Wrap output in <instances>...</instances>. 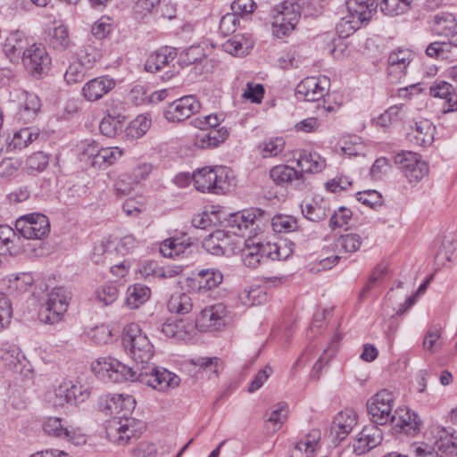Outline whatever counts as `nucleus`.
I'll return each mask as SVG.
<instances>
[{
	"label": "nucleus",
	"mask_w": 457,
	"mask_h": 457,
	"mask_svg": "<svg viewBox=\"0 0 457 457\" xmlns=\"http://www.w3.org/2000/svg\"><path fill=\"white\" fill-rule=\"evenodd\" d=\"M227 241V234L222 230H217L204 238L203 247L212 254L222 255L225 253Z\"/></svg>",
	"instance_id": "obj_34"
},
{
	"label": "nucleus",
	"mask_w": 457,
	"mask_h": 457,
	"mask_svg": "<svg viewBox=\"0 0 457 457\" xmlns=\"http://www.w3.org/2000/svg\"><path fill=\"white\" fill-rule=\"evenodd\" d=\"M436 447L446 456L457 457V433L443 431L435 443Z\"/></svg>",
	"instance_id": "obj_37"
},
{
	"label": "nucleus",
	"mask_w": 457,
	"mask_h": 457,
	"mask_svg": "<svg viewBox=\"0 0 457 457\" xmlns=\"http://www.w3.org/2000/svg\"><path fill=\"white\" fill-rule=\"evenodd\" d=\"M397 432L414 436L420 430L421 421L418 415L408 408H398L389 422Z\"/></svg>",
	"instance_id": "obj_20"
},
{
	"label": "nucleus",
	"mask_w": 457,
	"mask_h": 457,
	"mask_svg": "<svg viewBox=\"0 0 457 457\" xmlns=\"http://www.w3.org/2000/svg\"><path fill=\"white\" fill-rule=\"evenodd\" d=\"M116 87V80L110 76L104 75L94 78L84 84L81 89L82 96L88 102L102 99Z\"/></svg>",
	"instance_id": "obj_16"
},
{
	"label": "nucleus",
	"mask_w": 457,
	"mask_h": 457,
	"mask_svg": "<svg viewBox=\"0 0 457 457\" xmlns=\"http://www.w3.org/2000/svg\"><path fill=\"white\" fill-rule=\"evenodd\" d=\"M436 127L427 119L416 121L415 128L409 134L410 140L420 146L430 145L434 141Z\"/></svg>",
	"instance_id": "obj_28"
},
{
	"label": "nucleus",
	"mask_w": 457,
	"mask_h": 457,
	"mask_svg": "<svg viewBox=\"0 0 457 457\" xmlns=\"http://www.w3.org/2000/svg\"><path fill=\"white\" fill-rule=\"evenodd\" d=\"M363 24L358 20L350 18L349 15L343 17L340 21L337 24V31L342 37H347L352 35L354 31L361 28Z\"/></svg>",
	"instance_id": "obj_52"
},
{
	"label": "nucleus",
	"mask_w": 457,
	"mask_h": 457,
	"mask_svg": "<svg viewBox=\"0 0 457 457\" xmlns=\"http://www.w3.org/2000/svg\"><path fill=\"white\" fill-rule=\"evenodd\" d=\"M386 272L387 269L386 266L379 265L375 269L373 273L370 275L368 282L364 285V287L359 293L358 300L360 302H362L365 299L367 293L371 290L374 285L377 282H378Z\"/></svg>",
	"instance_id": "obj_57"
},
{
	"label": "nucleus",
	"mask_w": 457,
	"mask_h": 457,
	"mask_svg": "<svg viewBox=\"0 0 457 457\" xmlns=\"http://www.w3.org/2000/svg\"><path fill=\"white\" fill-rule=\"evenodd\" d=\"M92 370L113 382L135 381L134 368H130L112 358H99L92 363Z\"/></svg>",
	"instance_id": "obj_12"
},
{
	"label": "nucleus",
	"mask_w": 457,
	"mask_h": 457,
	"mask_svg": "<svg viewBox=\"0 0 457 457\" xmlns=\"http://www.w3.org/2000/svg\"><path fill=\"white\" fill-rule=\"evenodd\" d=\"M38 133L32 131L30 128H23L13 134L9 146L16 149H21L29 145L33 140L37 139Z\"/></svg>",
	"instance_id": "obj_46"
},
{
	"label": "nucleus",
	"mask_w": 457,
	"mask_h": 457,
	"mask_svg": "<svg viewBox=\"0 0 457 457\" xmlns=\"http://www.w3.org/2000/svg\"><path fill=\"white\" fill-rule=\"evenodd\" d=\"M135 381L145 384L154 389L164 391L169 387H175L179 384V378L163 369L160 370L154 364L140 370H135Z\"/></svg>",
	"instance_id": "obj_11"
},
{
	"label": "nucleus",
	"mask_w": 457,
	"mask_h": 457,
	"mask_svg": "<svg viewBox=\"0 0 457 457\" xmlns=\"http://www.w3.org/2000/svg\"><path fill=\"white\" fill-rule=\"evenodd\" d=\"M321 434L312 429L299 438L292 449V457H310L320 446Z\"/></svg>",
	"instance_id": "obj_25"
},
{
	"label": "nucleus",
	"mask_w": 457,
	"mask_h": 457,
	"mask_svg": "<svg viewBox=\"0 0 457 457\" xmlns=\"http://www.w3.org/2000/svg\"><path fill=\"white\" fill-rule=\"evenodd\" d=\"M22 250L21 238L13 228L8 225H0V254L16 256Z\"/></svg>",
	"instance_id": "obj_24"
},
{
	"label": "nucleus",
	"mask_w": 457,
	"mask_h": 457,
	"mask_svg": "<svg viewBox=\"0 0 457 457\" xmlns=\"http://www.w3.org/2000/svg\"><path fill=\"white\" fill-rule=\"evenodd\" d=\"M123 155L119 147H101L96 161L91 162L93 167L104 169L115 163Z\"/></svg>",
	"instance_id": "obj_36"
},
{
	"label": "nucleus",
	"mask_w": 457,
	"mask_h": 457,
	"mask_svg": "<svg viewBox=\"0 0 457 457\" xmlns=\"http://www.w3.org/2000/svg\"><path fill=\"white\" fill-rule=\"evenodd\" d=\"M431 27L437 35L446 37L457 29V21L452 12L441 11L431 17Z\"/></svg>",
	"instance_id": "obj_30"
},
{
	"label": "nucleus",
	"mask_w": 457,
	"mask_h": 457,
	"mask_svg": "<svg viewBox=\"0 0 457 457\" xmlns=\"http://www.w3.org/2000/svg\"><path fill=\"white\" fill-rule=\"evenodd\" d=\"M356 197L359 202L370 208H376L377 206H380L382 204V196L376 190L358 192Z\"/></svg>",
	"instance_id": "obj_61"
},
{
	"label": "nucleus",
	"mask_w": 457,
	"mask_h": 457,
	"mask_svg": "<svg viewBox=\"0 0 457 457\" xmlns=\"http://www.w3.org/2000/svg\"><path fill=\"white\" fill-rule=\"evenodd\" d=\"M176 53L171 47H162L152 54L145 64V69L148 72L155 73L166 66L170 61L175 59Z\"/></svg>",
	"instance_id": "obj_32"
},
{
	"label": "nucleus",
	"mask_w": 457,
	"mask_h": 457,
	"mask_svg": "<svg viewBox=\"0 0 457 457\" xmlns=\"http://www.w3.org/2000/svg\"><path fill=\"white\" fill-rule=\"evenodd\" d=\"M267 30L275 40H283L286 37V1L271 5L265 22Z\"/></svg>",
	"instance_id": "obj_19"
},
{
	"label": "nucleus",
	"mask_w": 457,
	"mask_h": 457,
	"mask_svg": "<svg viewBox=\"0 0 457 457\" xmlns=\"http://www.w3.org/2000/svg\"><path fill=\"white\" fill-rule=\"evenodd\" d=\"M48 164V156L43 152H36L28 157L26 167L31 171H42Z\"/></svg>",
	"instance_id": "obj_59"
},
{
	"label": "nucleus",
	"mask_w": 457,
	"mask_h": 457,
	"mask_svg": "<svg viewBox=\"0 0 457 457\" xmlns=\"http://www.w3.org/2000/svg\"><path fill=\"white\" fill-rule=\"evenodd\" d=\"M382 441V432L375 425L367 426L359 433L353 444V452L362 455L378 445Z\"/></svg>",
	"instance_id": "obj_21"
},
{
	"label": "nucleus",
	"mask_w": 457,
	"mask_h": 457,
	"mask_svg": "<svg viewBox=\"0 0 457 457\" xmlns=\"http://www.w3.org/2000/svg\"><path fill=\"white\" fill-rule=\"evenodd\" d=\"M320 121L316 117H308L294 125L293 129L297 133H312L319 130Z\"/></svg>",
	"instance_id": "obj_64"
},
{
	"label": "nucleus",
	"mask_w": 457,
	"mask_h": 457,
	"mask_svg": "<svg viewBox=\"0 0 457 457\" xmlns=\"http://www.w3.org/2000/svg\"><path fill=\"white\" fill-rule=\"evenodd\" d=\"M244 264L249 268H256L267 259L282 260L280 247L277 243L262 244L256 237L245 240V246L241 250Z\"/></svg>",
	"instance_id": "obj_5"
},
{
	"label": "nucleus",
	"mask_w": 457,
	"mask_h": 457,
	"mask_svg": "<svg viewBox=\"0 0 457 457\" xmlns=\"http://www.w3.org/2000/svg\"><path fill=\"white\" fill-rule=\"evenodd\" d=\"M420 157L419 154L410 152V151H403L402 153L397 154L395 158V163L398 165L399 169L405 174L407 169L410 168L417 159Z\"/></svg>",
	"instance_id": "obj_62"
},
{
	"label": "nucleus",
	"mask_w": 457,
	"mask_h": 457,
	"mask_svg": "<svg viewBox=\"0 0 457 457\" xmlns=\"http://www.w3.org/2000/svg\"><path fill=\"white\" fill-rule=\"evenodd\" d=\"M118 288L114 285H104L96 291V298L104 305H110L118 298Z\"/></svg>",
	"instance_id": "obj_55"
},
{
	"label": "nucleus",
	"mask_w": 457,
	"mask_h": 457,
	"mask_svg": "<svg viewBox=\"0 0 457 457\" xmlns=\"http://www.w3.org/2000/svg\"><path fill=\"white\" fill-rule=\"evenodd\" d=\"M361 237L355 233H348L340 236L336 242L338 253H354L361 245Z\"/></svg>",
	"instance_id": "obj_39"
},
{
	"label": "nucleus",
	"mask_w": 457,
	"mask_h": 457,
	"mask_svg": "<svg viewBox=\"0 0 457 457\" xmlns=\"http://www.w3.org/2000/svg\"><path fill=\"white\" fill-rule=\"evenodd\" d=\"M395 397L392 392L382 389L371 396L367 403L368 413L376 425H386L394 416Z\"/></svg>",
	"instance_id": "obj_9"
},
{
	"label": "nucleus",
	"mask_w": 457,
	"mask_h": 457,
	"mask_svg": "<svg viewBox=\"0 0 457 457\" xmlns=\"http://www.w3.org/2000/svg\"><path fill=\"white\" fill-rule=\"evenodd\" d=\"M341 340V336L339 334H335L329 341V344L326 349H324L322 354L320 356L319 360L313 365L312 370V378L318 379L320 377V372L321 369L328 363L330 359L336 354L338 350V345Z\"/></svg>",
	"instance_id": "obj_33"
},
{
	"label": "nucleus",
	"mask_w": 457,
	"mask_h": 457,
	"mask_svg": "<svg viewBox=\"0 0 457 457\" xmlns=\"http://www.w3.org/2000/svg\"><path fill=\"white\" fill-rule=\"evenodd\" d=\"M226 308L223 304H215L204 309L196 320V323L203 328L219 330L225 326Z\"/></svg>",
	"instance_id": "obj_22"
},
{
	"label": "nucleus",
	"mask_w": 457,
	"mask_h": 457,
	"mask_svg": "<svg viewBox=\"0 0 457 457\" xmlns=\"http://www.w3.org/2000/svg\"><path fill=\"white\" fill-rule=\"evenodd\" d=\"M193 180L198 191L224 194L232 186L234 177L227 167H204L194 173Z\"/></svg>",
	"instance_id": "obj_4"
},
{
	"label": "nucleus",
	"mask_w": 457,
	"mask_h": 457,
	"mask_svg": "<svg viewBox=\"0 0 457 457\" xmlns=\"http://www.w3.org/2000/svg\"><path fill=\"white\" fill-rule=\"evenodd\" d=\"M261 210L243 211L229 215L226 220V228L229 232L240 237L252 238L256 237L262 224Z\"/></svg>",
	"instance_id": "obj_6"
},
{
	"label": "nucleus",
	"mask_w": 457,
	"mask_h": 457,
	"mask_svg": "<svg viewBox=\"0 0 457 457\" xmlns=\"http://www.w3.org/2000/svg\"><path fill=\"white\" fill-rule=\"evenodd\" d=\"M426 54L428 57L437 60H447L449 62H453L452 59L453 54L450 49V44H447L446 42L436 41L430 43L426 49Z\"/></svg>",
	"instance_id": "obj_45"
},
{
	"label": "nucleus",
	"mask_w": 457,
	"mask_h": 457,
	"mask_svg": "<svg viewBox=\"0 0 457 457\" xmlns=\"http://www.w3.org/2000/svg\"><path fill=\"white\" fill-rule=\"evenodd\" d=\"M88 396L89 392L87 388L72 381L64 380L48 394L46 401L54 408H63L83 403Z\"/></svg>",
	"instance_id": "obj_7"
},
{
	"label": "nucleus",
	"mask_w": 457,
	"mask_h": 457,
	"mask_svg": "<svg viewBox=\"0 0 457 457\" xmlns=\"http://www.w3.org/2000/svg\"><path fill=\"white\" fill-rule=\"evenodd\" d=\"M358 415L353 409L345 408L333 419L330 433L335 440L343 441L357 425Z\"/></svg>",
	"instance_id": "obj_17"
},
{
	"label": "nucleus",
	"mask_w": 457,
	"mask_h": 457,
	"mask_svg": "<svg viewBox=\"0 0 457 457\" xmlns=\"http://www.w3.org/2000/svg\"><path fill=\"white\" fill-rule=\"evenodd\" d=\"M151 126V120L146 115H138L130 122L129 132L132 136L139 137L145 134Z\"/></svg>",
	"instance_id": "obj_60"
},
{
	"label": "nucleus",
	"mask_w": 457,
	"mask_h": 457,
	"mask_svg": "<svg viewBox=\"0 0 457 457\" xmlns=\"http://www.w3.org/2000/svg\"><path fill=\"white\" fill-rule=\"evenodd\" d=\"M330 87V79L327 76L307 77L295 87L298 100L319 102L327 95Z\"/></svg>",
	"instance_id": "obj_13"
},
{
	"label": "nucleus",
	"mask_w": 457,
	"mask_h": 457,
	"mask_svg": "<svg viewBox=\"0 0 457 457\" xmlns=\"http://www.w3.org/2000/svg\"><path fill=\"white\" fill-rule=\"evenodd\" d=\"M443 255L448 262L457 261V237H446L442 244L438 256Z\"/></svg>",
	"instance_id": "obj_54"
},
{
	"label": "nucleus",
	"mask_w": 457,
	"mask_h": 457,
	"mask_svg": "<svg viewBox=\"0 0 457 457\" xmlns=\"http://www.w3.org/2000/svg\"><path fill=\"white\" fill-rule=\"evenodd\" d=\"M15 229L26 239H42L50 232V222L41 213H30L20 217L15 222Z\"/></svg>",
	"instance_id": "obj_10"
},
{
	"label": "nucleus",
	"mask_w": 457,
	"mask_h": 457,
	"mask_svg": "<svg viewBox=\"0 0 457 457\" xmlns=\"http://www.w3.org/2000/svg\"><path fill=\"white\" fill-rule=\"evenodd\" d=\"M190 245L191 243L181 238H169L162 243L160 252L164 257L172 258L183 253Z\"/></svg>",
	"instance_id": "obj_38"
},
{
	"label": "nucleus",
	"mask_w": 457,
	"mask_h": 457,
	"mask_svg": "<svg viewBox=\"0 0 457 457\" xmlns=\"http://www.w3.org/2000/svg\"><path fill=\"white\" fill-rule=\"evenodd\" d=\"M135 185L129 174H122L115 180L113 188L116 195L122 197L129 195Z\"/></svg>",
	"instance_id": "obj_56"
},
{
	"label": "nucleus",
	"mask_w": 457,
	"mask_h": 457,
	"mask_svg": "<svg viewBox=\"0 0 457 457\" xmlns=\"http://www.w3.org/2000/svg\"><path fill=\"white\" fill-rule=\"evenodd\" d=\"M305 0H290V9L287 6V29H295L301 19V11Z\"/></svg>",
	"instance_id": "obj_58"
},
{
	"label": "nucleus",
	"mask_w": 457,
	"mask_h": 457,
	"mask_svg": "<svg viewBox=\"0 0 457 457\" xmlns=\"http://www.w3.org/2000/svg\"><path fill=\"white\" fill-rule=\"evenodd\" d=\"M136 407V400L129 395H115L107 402V408L115 416L106 428L111 442L126 445L138 438L140 421L131 417Z\"/></svg>",
	"instance_id": "obj_1"
},
{
	"label": "nucleus",
	"mask_w": 457,
	"mask_h": 457,
	"mask_svg": "<svg viewBox=\"0 0 457 457\" xmlns=\"http://www.w3.org/2000/svg\"><path fill=\"white\" fill-rule=\"evenodd\" d=\"M123 122L105 116L100 122L99 129L103 135L112 137L116 135L118 129H121Z\"/></svg>",
	"instance_id": "obj_63"
},
{
	"label": "nucleus",
	"mask_w": 457,
	"mask_h": 457,
	"mask_svg": "<svg viewBox=\"0 0 457 457\" xmlns=\"http://www.w3.org/2000/svg\"><path fill=\"white\" fill-rule=\"evenodd\" d=\"M443 345L441 328L437 326L430 327L423 340V348L431 353L439 351Z\"/></svg>",
	"instance_id": "obj_41"
},
{
	"label": "nucleus",
	"mask_w": 457,
	"mask_h": 457,
	"mask_svg": "<svg viewBox=\"0 0 457 457\" xmlns=\"http://www.w3.org/2000/svg\"><path fill=\"white\" fill-rule=\"evenodd\" d=\"M87 67L85 62L80 61L74 62L69 65L64 74V79L68 84H77L81 82L86 74Z\"/></svg>",
	"instance_id": "obj_48"
},
{
	"label": "nucleus",
	"mask_w": 457,
	"mask_h": 457,
	"mask_svg": "<svg viewBox=\"0 0 457 457\" xmlns=\"http://www.w3.org/2000/svg\"><path fill=\"white\" fill-rule=\"evenodd\" d=\"M223 279L220 271L216 270H202L192 279L191 288L197 293H206L216 288Z\"/></svg>",
	"instance_id": "obj_23"
},
{
	"label": "nucleus",
	"mask_w": 457,
	"mask_h": 457,
	"mask_svg": "<svg viewBox=\"0 0 457 457\" xmlns=\"http://www.w3.org/2000/svg\"><path fill=\"white\" fill-rule=\"evenodd\" d=\"M193 307L192 300L187 294L173 295L168 302V309L170 312L178 314L188 313Z\"/></svg>",
	"instance_id": "obj_43"
},
{
	"label": "nucleus",
	"mask_w": 457,
	"mask_h": 457,
	"mask_svg": "<svg viewBox=\"0 0 457 457\" xmlns=\"http://www.w3.org/2000/svg\"><path fill=\"white\" fill-rule=\"evenodd\" d=\"M44 430L46 434L67 440L71 439V431L64 427L62 420L56 417L48 418L44 422Z\"/></svg>",
	"instance_id": "obj_40"
},
{
	"label": "nucleus",
	"mask_w": 457,
	"mask_h": 457,
	"mask_svg": "<svg viewBox=\"0 0 457 457\" xmlns=\"http://www.w3.org/2000/svg\"><path fill=\"white\" fill-rule=\"evenodd\" d=\"M124 347L129 351L136 365L133 367L137 372L150 366L154 357V345L145 334L137 324H130L125 329L122 337Z\"/></svg>",
	"instance_id": "obj_3"
},
{
	"label": "nucleus",
	"mask_w": 457,
	"mask_h": 457,
	"mask_svg": "<svg viewBox=\"0 0 457 457\" xmlns=\"http://www.w3.org/2000/svg\"><path fill=\"white\" fill-rule=\"evenodd\" d=\"M329 210L323 204L315 203L314 204H307L302 208V213L309 220L318 222L324 220Z\"/></svg>",
	"instance_id": "obj_50"
},
{
	"label": "nucleus",
	"mask_w": 457,
	"mask_h": 457,
	"mask_svg": "<svg viewBox=\"0 0 457 457\" xmlns=\"http://www.w3.org/2000/svg\"><path fill=\"white\" fill-rule=\"evenodd\" d=\"M428 164L424 161H422L420 156L417 159V162H415L410 168L407 169V171H405L404 176L411 183H412L420 180L424 176L428 174Z\"/></svg>",
	"instance_id": "obj_51"
},
{
	"label": "nucleus",
	"mask_w": 457,
	"mask_h": 457,
	"mask_svg": "<svg viewBox=\"0 0 457 457\" xmlns=\"http://www.w3.org/2000/svg\"><path fill=\"white\" fill-rule=\"evenodd\" d=\"M411 59L412 54L408 49H398L389 54L387 74L393 83H401Z\"/></svg>",
	"instance_id": "obj_18"
},
{
	"label": "nucleus",
	"mask_w": 457,
	"mask_h": 457,
	"mask_svg": "<svg viewBox=\"0 0 457 457\" xmlns=\"http://www.w3.org/2000/svg\"><path fill=\"white\" fill-rule=\"evenodd\" d=\"M228 129L224 127L219 129H210L200 131L195 135V145L199 148L215 147L224 142L228 137Z\"/></svg>",
	"instance_id": "obj_31"
},
{
	"label": "nucleus",
	"mask_w": 457,
	"mask_h": 457,
	"mask_svg": "<svg viewBox=\"0 0 457 457\" xmlns=\"http://www.w3.org/2000/svg\"><path fill=\"white\" fill-rule=\"evenodd\" d=\"M26 70L32 76H40L45 73L51 63V59L42 46L33 44L29 46L21 58Z\"/></svg>",
	"instance_id": "obj_14"
},
{
	"label": "nucleus",
	"mask_w": 457,
	"mask_h": 457,
	"mask_svg": "<svg viewBox=\"0 0 457 457\" xmlns=\"http://www.w3.org/2000/svg\"><path fill=\"white\" fill-rule=\"evenodd\" d=\"M345 6L347 15L363 25L370 20L371 13L376 9L375 0H346Z\"/></svg>",
	"instance_id": "obj_27"
},
{
	"label": "nucleus",
	"mask_w": 457,
	"mask_h": 457,
	"mask_svg": "<svg viewBox=\"0 0 457 457\" xmlns=\"http://www.w3.org/2000/svg\"><path fill=\"white\" fill-rule=\"evenodd\" d=\"M151 295L149 287L142 284H135L127 289L126 303L131 309H137L145 303Z\"/></svg>",
	"instance_id": "obj_35"
},
{
	"label": "nucleus",
	"mask_w": 457,
	"mask_h": 457,
	"mask_svg": "<svg viewBox=\"0 0 457 457\" xmlns=\"http://www.w3.org/2000/svg\"><path fill=\"white\" fill-rule=\"evenodd\" d=\"M205 56L204 49L200 46H191L185 49L179 55V62L183 65H191L201 62Z\"/></svg>",
	"instance_id": "obj_49"
},
{
	"label": "nucleus",
	"mask_w": 457,
	"mask_h": 457,
	"mask_svg": "<svg viewBox=\"0 0 457 457\" xmlns=\"http://www.w3.org/2000/svg\"><path fill=\"white\" fill-rule=\"evenodd\" d=\"M414 0H383L382 12L389 16H397L405 13L411 8Z\"/></svg>",
	"instance_id": "obj_42"
},
{
	"label": "nucleus",
	"mask_w": 457,
	"mask_h": 457,
	"mask_svg": "<svg viewBox=\"0 0 457 457\" xmlns=\"http://www.w3.org/2000/svg\"><path fill=\"white\" fill-rule=\"evenodd\" d=\"M326 166L325 159L317 153L295 150L287 153V184L296 189L307 187L304 173H316Z\"/></svg>",
	"instance_id": "obj_2"
},
{
	"label": "nucleus",
	"mask_w": 457,
	"mask_h": 457,
	"mask_svg": "<svg viewBox=\"0 0 457 457\" xmlns=\"http://www.w3.org/2000/svg\"><path fill=\"white\" fill-rule=\"evenodd\" d=\"M199 102L193 96H186L170 103L164 111V117L171 122L187 120L198 112Z\"/></svg>",
	"instance_id": "obj_15"
},
{
	"label": "nucleus",
	"mask_w": 457,
	"mask_h": 457,
	"mask_svg": "<svg viewBox=\"0 0 457 457\" xmlns=\"http://www.w3.org/2000/svg\"><path fill=\"white\" fill-rule=\"evenodd\" d=\"M48 44L57 51L65 50L70 45L67 29L63 26L54 28L49 35Z\"/></svg>",
	"instance_id": "obj_44"
},
{
	"label": "nucleus",
	"mask_w": 457,
	"mask_h": 457,
	"mask_svg": "<svg viewBox=\"0 0 457 457\" xmlns=\"http://www.w3.org/2000/svg\"><path fill=\"white\" fill-rule=\"evenodd\" d=\"M29 42L22 32L15 31L10 34L4 44V52L11 62H18L29 49Z\"/></svg>",
	"instance_id": "obj_26"
},
{
	"label": "nucleus",
	"mask_w": 457,
	"mask_h": 457,
	"mask_svg": "<svg viewBox=\"0 0 457 457\" xmlns=\"http://www.w3.org/2000/svg\"><path fill=\"white\" fill-rule=\"evenodd\" d=\"M71 293L63 287H54L48 294V298L45 305L39 311V319L47 324H54L61 320L62 315L67 311Z\"/></svg>",
	"instance_id": "obj_8"
},
{
	"label": "nucleus",
	"mask_w": 457,
	"mask_h": 457,
	"mask_svg": "<svg viewBox=\"0 0 457 457\" xmlns=\"http://www.w3.org/2000/svg\"><path fill=\"white\" fill-rule=\"evenodd\" d=\"M191 362L195 366L198 367L200 371L205 372L209 376L212 374L217 376L219 369L222 364L220 359L218 357H199L197 359L192 360Z\"/></svg>",
	"instance_id": "obj_47"
},
{
	"label": "nucleus",
	"mask_w": 457,
	"mask_h": 457,
	"mask_svg": "<svg viewBox=\"0 0 457 457\" xmlns=\"http://www.w3.org/2000/svg\"><path fill=\"white\" fill-rule=\"evenodd\" d=\"M254 41L249 35L237 34L223 43L225 52L234 56H243L253 47Z\"/></svg>",
	"instance_id": "obj_29"
},
{
	"label": "nucleus",
	"mask_w": 457,
	"mask_h": 457,
	"mask_svg": "<svg viewBox=\"0 0 457 457\" xmlns=\"http://www.w3.org/2000/svg\"><path fill=\"white\" fill-rule=\"evenodd\" d=\"M286 141L283 137H275L269 142L260 145V148L264 158L276 156L281 153L285 147Z\"/></svg>",
	"instance_id": "obj_53"
}]
</instances>
